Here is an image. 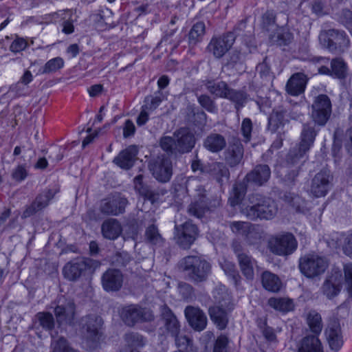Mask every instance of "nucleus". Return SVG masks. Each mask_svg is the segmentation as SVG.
<instances>
[{"label": "nucleus", "mask_w": 352, "mask_h": 352, "mask_svg": "<svg viewBox=\"0 0 352 352\" xmlns=\"http://www.w3.org/2000/svg\"><path fill=\"white\" fill-rule=\"evenodd\" d=\"M288 158L289 153L287 155L285 161L286 167L288 170L286 175H285V179L286 182L293 183L295 182L296 178L299 174L301 166L307 160V158H304L302 160H298V162H293V163L289 162L288 161Z\"/></svg>", "instance_id": "obj_40"}, {"label": "nucleus", "mask_w": 352, "mask_h": 352, "mask_svg": "<svg viewBox=\"0 0 352 352\" xmlns=\"http://www.w3.org/2000/svg\"><path fill=\"white\" fill-rule=\"evenodd\" d=\"M329 263L327 258L315 253L307 254L299 259V269L307 278H314L322 274Z\"/></svg>", "instance_id": "obj_9"}, {"label": "nucleus", "mask_w": 352, "mask_h": 352, "mask_svg": "<svg viewBox=\"0 0 352 352\" xmlns=\"http://www.w3.org/2000/svg\"><path fill=\"white\" fill-rule=\"evenodd\" d=\"M27 47V41L23 38L16 36L10 46V50L14 53H18L24 50Z\"/></svg>", "instance_id": "obj_61"}, {"label": "nucleus", "mask_w": 352, "mask_h": 352, "mask_svg": "<svg viewBox=\"0 0 352 352\" xmlns=\"http://www.w3.org/2000/svg\"><path fill=\"white\" fill-rule=\"evenodd\" d=\"M267 246L274 254L285 256L296 251L298 241L292 233L281 232L272 236L268 240Z\"/></svg>", "instance_id": "obj_8"}, {"label": "nucleus", "mask_w": 352, "mask_h": 352, "mask_svg": "<svg viewBox=\"0 0 352 352\" xmlns=\"http://www.w3.org/2000/svg\"><path fill=\"white\" fill-rule=\"evenodd\" d=\"M333 175L328 169H322L312 178L310 192L316 197L325 196L332 186Z\"/></svg>", "instance_id": "obj_15"}, {"label": "nucleus", "mask_w": 352, "mask_h": 352, "mask_svg": "<svg viewBox=\"0 0 352 352\" xmlns=\"http://www.w3.org/2000/svg\"><path fill=\"white\" fill-rule=\"evenodd\" d=\"M234 41L235 36L232 32H229L220 36H213L206 50L216 58H221L231 48Z\"/></svg>", "instance_id": "obj_19"}, {"label": "nucleus", "mask_w": 352, "mask_h": 352, "mask_svg": "<svg viewBox=\"0 0 352 352\" xmlns=\"http://www.w3.org/2000/svg\"><path fill=\"white\" fill-rule=\"evenodd\" d=\"M307 76L301 72L293 74L286 85L287 93L292 96H298L304 92L307 83Z\"/></svg>", "instance_id": "obj_30"}, {"label": "nucleus", "mask_w": 352, "mask_h": 352, "mask_svg": "<svg viewBox=\"0 0 352 352\" xmlns=\"http://www.w3.org/2000/svg\"><path fill=\"white\" fill-rule=\"evenodd\" d=\"M226 146V138L219 133H210L204 141V146L212 153H219Z\"/></svg>", "instance_id": "obj_36"}, {"label": "nucleus", "mask_w": 352, "mask_h": 352, "mask_svg": "<svg viewBox=\"0 0 352 352\" xmlns=\"http://www.w3.org/2000/svg\"><path fill=\"white\" fill-rule=\"evenodd\" d=\"M102 236L109 240H115L122 232V227L116 219L105 220L101 226Z\"/></svg>", "instance_id": "obj_34"}, {"label": "nucleus", "mask_w": 352, "mask_h": 352, "mask_svg": "<svg viewBox=\"0 0 352 352\" xmlns=\"http://www.w3.org/2000/svg\"><path fill=\"white\" fill-rule=\"evenodd\" d=\"M346 236L340 232L331 233L327 239L328 246L333 249H337L340 247L343 248V244L346 243Z\"/></svg>", "instance_id": "obj_52"}, {"label": "nucleus", "mask_w": 352, "mask_h": 352, "mask_svg": "<svg viewBox=\"0 0 352 352\" xmlns=\"http://www.w3.org/2000/svg\"><path fill=\"white\" fill-rule=\"evenodd\" d=\"M243 239L246 243L249 245H254L261 239V234L258 232L257 227L251 223L248 230H247Z\"/></svg>", "instance_id": "obj_54"}, {"label": "nucleus", "mask_w": 352, "mask_h": 352, "mask_svg": "<svg viewBox=\"0 0 352 352\" xmlns=\"http://www.w3.org/2000/svg\"><path fill=\"white\" fill-rule=\"evenodd\" d=\"M216 304L208 309L211 320L219 330L225 329L228 324V314L234 309L231 295L226 291H218L214 295Z\"/></svg>", "instance_id": "obj_4"}, {"label": "nucleus", "mask_w": 352, "mask_h": 352, "mask_svg": "<svg viewBox=\"0 0 352 352\" xmlns=\"http://www.w3.org/2000/svg\"><path fill=\"white\" fill-rule=\"evenodd\" d=\"M248 202L241 213L250 220H271L277 214L278 206L270 197L253 193L249 195Z\"/></svg>", "instance_id": "obj_3"}, {"label": "nucleus", "mask_w": 352, "mask_h": 352, "mask_svg": "<svg viewBox=\"0 0 352 352\" xmlns=\"http://www.w3.org/2000/svg\"><path fill=\"white\" fill-rule=\"evenodd\" d=\"M64 60L60 57H56L49 60L43 67L39 69L41 74H48L55 73L64 66Z\"/></svg>", "instance_id": "obj_47"}, {"label": "nucleus", "mask_w": 352, "mask_h": 352, "mask_svg": "<svg viewBox=\"0 0 352 352\" xmlns=\"http://www.w3.org/2000/svg\"><path fill=\"white\" fill-rule=\"evenodd\" d=\"M307 324L312 332L315 334H319L322 329L321 316L315 311L309 313L307 318Z\"/></svg>", "instance_id": "obj_48"}, {"label": "nucleus", "mask_w": 352, "mask_h": 352, "mask_svg": "<svg viewBox=\"0 0 352 352\" xmlns=\"http://www.w3.org/2000/svg\"><path fill=\"white\" fill-rule=\"evenodd\" d=\"M204 85L210 94L221 98H226L230 88L228 83L223 80H207L204 82Z\"/></svg>", "instance_id": "obj_35"}, {"label": "nucleus", "mask_w": 352, "mask_h": 352, "mask_svg": "<svg viewBox=\"0 0 352 352\" xmlns=\"http://www.w3.org/2000/svg\"><path fill=\"white\" fill-rule=\"evenodd\" d=\"M132 260L130 254L126 252H116L112 258V264L116 267H126Z\"/></svg>", "instance_id": "obj_56"}, {"label": "nucleus", "mask_w": 352, "mask_h": 352, "mask_svg": "<svg viewBox=\"0 0 352 352\" xmlns=\"http://www.w3.org/2000/svg\"><path fill=\"white\" fill-rule=\"evenodd\" d=\"M161 317L164 327L171 336H176L180 331L179 322L172 310L164 305L160 308Z\"/></svg>", "instance_id": "obj_27"}, {"label": "nucleus", "mask_w": 352, "mask_h": 352, "mask_svg": "<svg viewBox=\"0 0 352 352\" xmlns=\"http://www.w3.org/2000/svg\"><path fill=\"white\" fill-rule=\"evenodd\" d=\"M205 172L220 184H222L223 179L228 180L230 178V170L223 162H213L208 163Z\"/></svg>", "instance_id": "obj_31"}, {"label": "nucleus", "mask_w": 352, "mask_h": 352, "mask_svg": "<svg viewBox=\"0 0 352 352\" xmlns=\"http://www.w3.org/2000/svg\"><path fill=\"white\" fill-rule=\"evenodd\" d=\"M223 154L226 164L231 168L238 166L244 154V148L241 140L236 137L230 140Z\"/></svg>", "instance_id": "obj_21"}, {"label": "nucleus", "mask_w": 352, "mask_h": 352, "mask_svg": "<svg viewBox=\"0 0 352 352\" xmlns=\"http://www.w3.org/2000/svg\"><path fill=\"white\" fill-rule=\"evenodd\" d=\"M228 338L227 336L225 335H220L215 341L213 352H228Z\"/></svg>", "instance_id": "obj_62"}, {"label": "nucleus", "mask_w": 352, "mask_h": 352, "mask_svg": "<svg viewBox=\"0 0 352 352\" xmlns=\"http://www.w3.org/2000/svg\"><path fill=\"white\" fill-rule=\"evenodd\" d=\"M40 325L45 330L50 331L54 327V320L52 314L39 312L36 314Z\"/></svg>", "instance_id": "obj_53"}, {"label": "nucleus", "mask_w": 352, "mask_h": 352, "mask_svg": "<svg viewBox=\"0 0 352 352\" xmlns=\"http://www.w3.org/2000/svg\"><path fill=\"white\" fill-rule=\"evenodd\" d=\"M283 201L296 212H302L304 211L305 201L298 195L294 192H285L283 196Z\"/></svg>", "instance_id": "obj_41"}, {"label": "nucleus", "mask_w": 352, "mask_h": 352, "mask_svg": "<svg viewBox=\"0 0 352 352\" xmlns=\"http://www.w3.org/2000/svg\"><path fill=\"white\" fill-rule=\"evenodd\" d=\"M127 204L126 197L119 192H115L101 201L100 210L107 215L118 216L124 212Z\"/></svg>", "instance_id": "obj_18"}, {"label": "nucleus", "mask_w": 352, "mask_h": 352, "mask_svg": "<svg viewBox=\"0 0 352 352\" xmlns=\"http://www.w3.org/2000/svg\"><path fill=\"white\" fill-rule=\"evenodd\" d=\"M144 236L146 241L153 245L161 246L164 243V239L154 224H151L146 229Z\"/></svg>", "instance_id": "obj_45"}, {"label": "nucleus", "mask_w": 352, "mask_h": 352, "mask_svg": "<svg viewBox=\"0 0 352 352\" xmlns=\"http://www.w3.org/2000/svg\"><path fill=\"white\" fill-rule=\"evenodd\" d=\"M232 248L237 258L242 274L247 279L252 280L254 276V267L256 265V260L244 250L242 245L237 241H233Z\"/></svg>", "instance_id": "obj_14"}, {"label": "nucleus", "mask_w": 352, "mask_h": 352, "mask_svg": "<svg viewBox=\"0 0 352 352\" xmlns=\"http://www.w3.org/2000/svg\"><path fill=\"white\" fill-rule=\"evenodd\" d=\"M249 95L245 89H234L230 88L226 99H228L234 105L236 113H239L240 110L245 105L248 101Z\"/></svg>", "instance_id": "obj_33"}, {"label": "nucleus", "mask_w": 352, "mask_h": 352, "mask_svg": "<svg viewBox=\"0 0 352 352\" xmlns=\"http://www.w3.org/2000/svg\"><path fill=\"white\" fill-rule=\"evenodd\" d=\"M121 318L126 325L133 327L138 322L153 321L155 316L150 309L130 305L122 308Z\"/></svg>", "instance_id": "obj_11"}, {"label": "nucleus", "mask_w": 352, "mask_h": 352, "mask_svg": "<svg viewBox=\"0 0 352 352\" xmlns=\"http://www.w3.org/2000/svg\"><path fill=\"white\" fill-rule=\"evenodd\" d=\"M56 193V191L53 189L45 188L43 190L30 204L25 206L21 218L25 219L30 217L47 208Z\"/></svg>", "instance_id": "obj_16"}, {"label": "nucleus", "mask_w": 352, "mask_h": 352, "mask_svg": "<svg viewBox=\"0 0 352 352\" xmlns=\"http://www.w3.org/2000/svg\"><path fill=\"white\" fill-rule=\"evenodd\" d=\"M124 275L118 269L109 268L105 271L101 278L103 289L106 292H118L123 285Z\"/></svg>", "instance_id": "obj_23"}, {"label": "nucleus", "mask_w": 352, "mask_h": 352, "mask_svg": "<svg viewBox=\"0 0 352 352\" xmlns=\"http://www.w3.org/2000/svg\"><path fill=\"white\" fill-rule=\"evenodd\" d=\"M28 176V170L25 164H19L16 166L11 174L13 180L16 182L24 181Z\"/></svg>", "instance_id": "obj_58"}, {"label": "nucleus", "mask_w": 352, "mask_h": 352, "mask_svg": "<svg viewBox=\"0 0 352 352\" xmlns=\"http://www.w3.org/2000/svg\"><path fill=\"white\" fill-rule=\"evenodd\" d=\"M206 34V25L203 21L193 24L188 34V42L190 47H193L201 43Z\"/></svg>", "instance_id": "obj_37"}, {"label": "nucleus", "mask_w": 352, "mask_h": 352, "mask_svg": "<svg viewBox=\"0 0 352 352\" xmlns=\"http://www.w3.org/2000/svg\"><path fill=\"white\" fill-rule=\"evenodd\" d=\"M256 71L261 78H267L270 76L271 69L270 67L267 62V57H265L263 61L256 66Z\"/></svg>", "instance_id": "obj_64"}, {"label": "nucleus", "mask_w": 352, "mask_h": 352, "mask_svg": "<svg viewBox=\"0 0 352 352\" xmlns=\"http://www.w3.org/2000/svg\"><path fill=\"white\" fill-rule=\"evenodd\" d=\"M271 176V170L267 164H258L246 174L243 179L236 182L229 198L232 206L239 205L243 199L250 185L262 186Z\"/></svg>", "instance_id": "obj_2"}, {"label": "nucleus", "mask_w": 352, "mask_h": 352, "mask_svg": "<svg viewBox=\"0 0 352 352\" xmlns=\"http://www.w3.org/2000/svg\"><path fill=\"white\" fill-rule=\"evenodd\" d=\"M261 283L263 288L270 292L278 293L283 287V283L280 278L275 274L265 271L261 274Z\"/></svg>", "instance_id": "obj_32"}, {"label": "nucleus", "mask_w": 352, "mask_h": 352, "mask_svg": "<svg viewBox=\"0 0 352 352\" xmlns=\"http://www.w3.org/2000/svg\"><path fill=\"white\" fill-rule=\"evenodd\" d=\"M338 20L340 23L349 28L352 25V11L349 9H343L338 14Z\"/></svg>", "instance_id": "obj_63"}, {"label": "nucleus", "mask_w": 352, "mask_h": 352, "mask_svg": "<svg viewBox=\"0 0 352 352\" xmlns=\"http://www.w3.org/2000/svg\"><path fill=\"white\" fill-rule=\"evenodd\" d=\"M184 315L188 324L193 330L200 332L206 328L207 316L199 307L186 306L184 309Z\"/></svg>", "instance_id": "obj_22"}, {"label": "nucleus", "mask_w": 352, "mask_h": 352, "mask_svg": "<svg viewBox=\"0 0 352 352\" xmlns=\"http://www.w3.org/2000/svg\"><path fill=\"white\" fill-rule=\"evenodd\" d=\"M101 318L98 317H89L86 322V330L87 337L93 342L99 339V329L100 326Z\"/></svg>", "instance_id": "obj_43"}, {"label": "nucleus", "mask_w": 352, "mask_h": 352, "mask_svg": "<svg viewBox=\"0 0 352 352\" xmlns=\"http://www.w3.org/2000/svg\"><path fill=\"white\" fill-rule=\"evenodd\" d=\"M241 133L245 142H248L252 138V120L245 118L243 120L241 128Z\"/></svg>", "instance_id": "obj_59"}, {"label": "nucleus", "mask_w": 352, "mask_h": 352, "mask_svg": "<svg viewBox=\"0 0 352 352\" xmlns=\"http://www.w3.org/2000/svg\"><path fill=\"white\" fill-rule=\"evenodd\" d=\"M325 334L331 349L338 351L343 344L340 324L336 321L331 322L325 330Z\"/></svg>", "instance_id": "obj_29"}, {"label": "nucleus", "mask_w": 352, "mask_h": 352, "mask_svg": "<svg viewBox=\"0 0 352 352\" xmlns=\"http://www.w3.org/2000/svg\"><path fill=\"white\" fill-rule=\"evenodd\" d=\"M321 127H318L314 122L302 125L300 133V142L298 147L293 148L289 152L288 161L291 163L307 158L306 153L313 146L316 137Z\"/></svg>", "instance_id": "obj_7"}, {"label": "nucleus", "mask_w": 352, "mask_h": 352, "mask_svg": "<svg viewBox=\"0 0 352 352\" xmlns=\"http://www.w3.org/2000/svg\"><path fill=\"white\" fill-rule=\"evenodd\" d=\"M164 97L161 91H157L154 96L150 95L145 98V104L142 108L145 107L148 109H155L163 101Z\"/></svg>", "instance_id": "obj_51"}, {"label": "nucleus", "mask_w": 352, "mask_h": 352, "mask_svg": "<svg viewBox=\"0 0 352 352\" xmlns=\"http://www.w3.org/2000/svg\"><path fill=\"white\" fill-rule=\"evenodd\" d=\"M294 39V34L287 28H280L276 34L271 37L272 43L279 46L289 45Z\"/></svg>", "instance_id": "obj_42"}, {"label": "nucleus", "mask_w": 352, "mask_h": 352, "mask_svg": "<svg viewBox=\"0 0 352 352\" xmlns=\"http://www.w3.org/2000/svg\"><path fill=\"white\" fill-rule=\"evenodd\" d=\"M268 305L275 310L283 313L292 311L294 308L293 300L287 298L272 297L268 300Z\"/></svg>", "instance_id": "obj_39"}, {"label": "nucleus", "mask_w": 352, "mask_h": 352, "mask_svg": "<svg viewBox=\"0 0 352 352\" xmlns=\"http://www.w3.org/2000/svg\"><path fill=\"white\" fill-rule=\"evenodd\" d=\"M138 154V148L135 145L129 146L113 158V163L122 169L129 170L133 166Z\"/></svg>", "instance_id": "obj_25"}, {"label": "nucleus", "mask_w": 352, "mask_h": 352, "mask_svg": "<svg viewBox=\"0 0 352 352\" xmlns=\"http://www.w3.org/2000/svg\"><path fill=\"white\" fill-rule=\"evenodd\" d=\"M179 269L194 283L206 281L211 273V265L201 256L190 255L179 263Z\"/></svg>", "instance_id": "obj_5"}, {"label": "nucleus", "mask_w": 352, "mask_h": 352, "mask_svg": "<svg viewBox=\"0 0 352 352\" xmlns=\"http://www.w3.org/2000/svg\"><path fill=\"white\" fill-rule=\"evenodd\" d=\"M251 223L245 221H231L229 223V227L232 232L236 235L244 236L247 230L250 226Z\"/></svg>", "instance_id": "obj_57"}, {"label": "nucleus", "mask_w": 352, "mask_h": 352, "mask_svg": "<svg viewBox=\"0 0 352 352\" xmlns=\"http://www.w3.org/2000/svg\"><path fill=\"white\" fill-rule=\"evenodd\" d=\"M332 113V104L326 94H319L315 97L311 104V118L318 127L326 125Z\"/></svg>", "instance_id": "obj_10"}, {"label": "nucleus", "mask_w": 352, "mask_h": 352, "mask_svg": "<svg viewBox=\"0 0 352 352\" xmlns=\"http://www.w3.org/2000/svg\"><path fill=\"white\" fill-rule=\"evenodd\" d=\"M346 288L350 296L352 297V263H346L343 267Z\"/></svg>", "instance_id": "obj_60"}, {"label": "nucleus", "mask_w": 352, "mask_h": 352, "mask_svg": "<svg viewBox=\"0 0 352 352\" xmlns=\"http://www.w3.org/2000/svg\"><path fill=\"white\" fill-rule=\"evenodd\" d=\"M346 65L341 58H336L331 61V76L344 79L346 75Z\"/></svg>", "instance_id": "obj_46"}, {"label": "nucleus", "mask_w": 352, "mask_h": 352, "mask_svg": "<svg viewBox=\"0 0 352 352\" xmlns=\"http://www.w3.org/2000/svg\"><path fill=\"white\" fill-rule=\"evenodd\" d=\"M325 36L324 45L331 52H342L350 45V39L343 30L329 29Z\"/></svg>", "instance_id": "obj_17"}, {"label": "nucleus", "mask_w": 352, "mask_h": 352, "mask_svg": "<svg viewBox=\"0 0 352 352\" xmlns=\"http://www.w3.org/2000/svg\"><path fill=\"white\" fill-rule=\"evenodd\" d=\"M100 263L90 258L82 257L68 262L63 269L65 278L76 281L81 278L92 275L99 267Z\"/></svg>", "instance_id": "obj_6"}, {"label": "nucleus", "mask_w": 352, "mask_h": 352, "mask_svg": "<svg viewBox=\"0 0 352 352\" xmlns=\"http://www.w3.org/2000/svg\"><path fill=\"white\" fill-rule=\"evenodd\" d=\"M342 287V275L339 273H335L327 277L320 289L322 294L331 300L340 294Z\"/></svg>", "instance_id": "obj_26"}, {"label": "nucleus", "mask_w": 352, "mask_h": 352, "mask_svg": "<svg viewBox=\"0 0 352 352\" xmlns=\"http://www.w3.org/2000/svg\"><path fill=\"white\" fill-rule=\"evenodd\" d=\"M199 104L210 113H216L217 111V106L214 99L207 94H201L197 96Z\"/></svg>", "instance_id": "obj_50"}, {"label": "nucleus", "mask_w": 352, "mask_h": 352, "mask_svg": "<svg viewBox=\"0 0 352 352\" xmlns=\"http://www.w3.org/2000/svg\"><path fill=\"white\" fill-rule=\"evenodd\" d=\"M142 180V175H138L134 178L135 188L140 192L141 195H142L151 201H153L155 198V192L150 190L147 186H145L143 184Z\"/></svg>", "instance_id": "obj_49"}, {"label": "nucleus", "mask_w": 352, "mask_h": 352, "mask_svg": "<svg viewBox=\"0 0 352 352\" xmlns=\"http://www.w3.org/2000/svg\"><path fill=\"white\" fill-rule=\"evenodd\" d=\"M170 156L162 155L149 160L148 167L153 177L160 182L170 181L173 175V165Z\"/></svg>", "instance_id": "obj_12"}, {"label": "nucleus", "mask_w": 352, "mask_h": 352, "mask_svg": "<svg viewBox=\"0 0 352 352\" xmlns=\"http://www.w3.org/2000/svg\"><path fill=\"white\" fill-rule=\"evenodd\" d=\"M124 340L127 348L136 349L143 347L146 344V339L138 333L129 332L124 334Z\"/></svg>", "instance_id": "obj_44"}, {"label": "nucleus", "mask_w": 352, "mask_h": 352, "mask_svg": "<svg viewBox=\"0 0 352 352\" xmlns=\"http://www.w3.org/2000/svg\"><path fill=\"white\" fill-rule=\"evenodd\" d=\"M197 200L192 202L188 208V212L190 215L201 218L205 213L206 204L204 201L206 197V190L201 184H198L195 188Z\"/></svg>", "instance_id": "obj_28"}, {"label": "nucleus", "mask_w": 352, "mask_h": 352, "mask_svg": "<svg viewBox=\"0 0 352 352\" xmlns=\"http://www.w3.org/2000/svg\"><path fill=\"white\" fill-rule=\"evenodd\" d=\"M298 352H323L322 344L316 336H307L302 341Z\"/></svg>", "instance_id": "obj_38"}, {"label": "nucleus", "mask_w": 352, "mask_h": 352, "mask_svg": "<svg viewBox=\"0 0 352 352\" xmlns=\"http://www.w3.org/2000/svg\"><path fill=\"white\" fill-rule=\"evenodd\" d=\"M199 234L197 226L192 221L175 226L174 239L176 243L183 249H188Z\"/></svg>", "instance_id": "obj_13"}, {"label": "nucleus", "mask_w": 352, "mask_h": 352, "mask_svg": "<svg viewBox=\"0 0 352 352\" xmlns=\"http://www.w3.org/2000/svg\"><path fill=\"white\" fill-rule=\"evenodd\" d=\"M289 121L288 111L283 107L274 109L268 117L267 129L272 133L283 132L284 127Z\"/></svg>", "instance_id": "obj_24"}, {"label": "nucleus", "mask_w": 352, "mask_h": 352, "mask_svg": "<svg viewBox=\"0 0 352 352\" xmlns=\"http://www.w3.org/2000/svg\"><path fill=\"white\" fill-rule=\"evenodd\" d=\"M76 311V305L73 300L62 296L58 299L54 307V314L59 324H72Z\"/></svg>", "instance_id": "obj_20"}, {"label": "nucleus", "mask_w": 352, "mask_h": 352, "mask_svg": "<svg viewBox=\"0 0 352 352\" xmlns=\"http://www.w3.org/2000/svg\"><path fill=\"white\" fill-rule=\"evenodd\" d=\"M196 138L187 127H181L174 131L173 137L162 136L159 140L161 149L168 156L177 157L178 155L190 153L195 147Z\"/></svg>", "instance_id": "obj_1"}, {"label": "nucleus", "mask_w": 352, "mask_h": 352, "mask_svg": "<svg viewBox=\"0 0 352 352\" xmlns=\"http://www.w3.org/2000/svg\"><path fill=\"white\" fill-rule=\"evenodd\" d=\"M221 267L225 273L230 276L235 283H238L241 277L234 263L225 261L221 264Z\"/></svg>", "instance_id": "obj_55"}]
</instances>
